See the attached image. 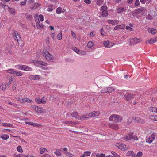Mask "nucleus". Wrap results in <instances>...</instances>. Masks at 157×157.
Masks as SVG:
<instances>
[{
	"mask_svg": "<svg viewBox=\"0 0 157 157\" xmlns=\"http://www.w3.org/2000/svg\"><path fill=\"white\" fill-rule=\"evenodd\" d=\"M33 126H34V127H40V126H41V125L39 124L36 123H33Z\"/></svg>",
	"mask_w": 157,
	"mask_h": 157,
	"instance_id": "nucleus-58",
	"label": "nucleus"
},
{
	"mask_svg": "<svg viewBox=\"0 0 157 157\" xmlns=\"http://www.w3.org/2000/svg\"><path fill=\"white\" fill-rule=\"evenodd\" d=\"M35 101L38 104L41 103L40 98H37L35 99Z\"/></svg>",
	"mask_w": 157,
	"mask_h": 157,
	"instance_id": "nucleus-49",
	"label": "nucleus"
},
{
	"mask_svg": "<svg viewBox=\"0 0 157 157\" xmlns=\"http://www.w3.org/2000/svg\"><path fill=\"white\" fill-rule=\"evenodd\" d=\"M12 34L14 36V38L17 40L19 44L20 43L21 44L22 43V41L21 39L20 35L18 34L16 31H14L13 32Z\"/></svg>",
	"mask_w": 157,
	"mask_h": 157,
	"instance_id": "nucleus-4",
	"label": "nucleus"
},
{
	"mask_svg": "<svg viewBox=\"0 0 157 157\" xmlns=\"http://www.w3.org/2000/svg\"><path fill=\"white\" fill-rule=\"evenodd\" d=\"M139 4L140 2L138 0H137L135 1V5L136 6H138L139 5Z\"/></svg>",
	"mask_w": 157,
	"mask_h": 157,
	"instance_id": "nucleus-63",
	"label": "nucleus"
},
{
	"mask_svg": "<svg viewBox=\"0 0 157 157\" xmlns=\"http://www.w3.org/2000/svg\"><path fill=\"white\" fill-rule=\"evenodd\" d=\"M133 119L134 121H135L138 122L140 123H144V121L141 119L140 117H133Z\"/></svg>",
	"mask_w": 157,
	"mask_h": 157,
	"instance_id": "nucleus-16",
	"label": "nucleus"
},
{
	"mask_svg": "<svg viewBox=\"0 0 157 157\" xmlns=\"http://www.w3.org/2000/svg\"><path fill=\"white\" fill-rule=\"evenodd\" d=\"M54 153L57 156H60L62 154L60 152L58 151H56L54 152Z\"/></svg>",
	"mask_w": 157,
	"mask_h": 157,
	"instance_id": "nucleus-57",
	"label": "nucleus"
},
{
	"mask_svg": "<svg viewBox=\"0 0 157 157\" xmlns=\"http://www.w3.org/2000/svg\"><path fill=\"white\" fill-rule=\"evenodd\" d=\"M107 8V7L106 6H102L101 10L102 11L106 10Z\"/></svg>",
	"mask_w": 157,
	"mask_h": 157,
	"instance_id": "nucleus-52",
	"label": "nucleus"
},
{
	"mask_svg": "<svg viewBox=\"0 0 157 157\" xmlns=\"http://www.w3.org/2000/svg\"><path fill=\"white\" fill-rule=\"evenodd\" d=\"M126 155L127 156H131L132 157H134L135 156V154L133 151H130L127 153Z\"/></svg>",
	"mask_w": 157,
	"mask_h": 157,
	"instance_id": "nucleus-21",
	"label": "nucleus"
},
{
	"mask_svg": "<svg viewBox=\"0 0 157 157\" xmlns=\"http://www.w3.org/2000/svg\"><path fill=\"white\" fill-rule=\"evenodd\" d=\"M124 7L119 8L117 9V12L120 13L122 12L124 10Z\"/></svg>",
	"mask_w": 157,
	"mask_h": 157,
	"instance_id": "nucleus-35",
	"label": "nucleus"
},
{
	"mask_svg": "<svg viewBox=\"0 0 157 157\" xmlns=\"http://www.w3.org/2000/svg\"><path fill=\"white\" fill-rule=\"evenodd\" d=\"M115 146L121 150H125L127 149L126 146L121 143H116Z\"/></svg>",
	"mask_w": 157,
	"mask_h": 157,
	"instance_id": "nucleus-6",
	"label": "nucleus"
},
{
	"mask_svg": "<svg viewBox=\"0 0 157 157\" xmlns=\"http://www.w3.org/2000/svg\"><path fill=\"white\" fill-rule=\"evenodd\" d=\"M109 120L110 121L117 123L120 122L122 118L118 115L112 114L110 117Z\"/></svg>",
	"mask_w": 157,
	"mask_h": 157,
	"instance_id": "nucleus-2",
	"label": "nucleus"
},
{
	"mask_svg": "<svg viewBox=\"0 0 157 157\" xmlns=\"http://www.w3.org/2000/svg\"><path fill=\"white\" fill-rule=\"evenodd\" d=\"M40 76L38 75H32L29 77V78L31 80H38L40 79Z\"/></svg>",
	"mask_w": 157,
	"mask_h": 157,
	"instance_id": "nucleus-12",
	"label": "nucleus"
},
{
	"mask_svg": "<svg viewBox=\"0 0 157 157\" xmlns=\"http://www.w3.org/2000/svg\"><path fill=\"white\" fill-rule=\"evenodd\" d=\"M154 43L155 42L154 41L153 39H152L149 40H147L146 41V43L147 44H152Z\"/></svg>",
	"mask_w": 157,
	"mask_h": 157,
	"instance_id": "nucleus-29",
	"label": "nucleus"
},
{
	"mask_svg": "<svg viewBox=\"0 0 157 157\" xmlns=\"http://www.w3.org/2000/svg\"><path fill=\"white\" fill-rule=\"evenodd\" d=\"M4 125L6 127H12L13 126V125L10 124H7V123H4Z\"/></svg>",
	"mask_w": 157,
	"mask_h": 157,
	"instance_id": "nucleus-55",
	"label": "nucleus"
},
{
	"mask_svg": "<svg viewBox=\"0 0 157 157\" xmlns=\"http://www.w3.org/2000/svg\"><path fill=\"white\" fill-rule=\"evenodd\" d=\"M78 54L81 55H85L86 54V53L84 51L80 50H79L78 52Z\"/></svg>",
	"mask_w": 157,
	"mask_h": 157,
	"instance_id": "nucleus-34",
	"label": "nucleus"
},
{
	"mask_svg": "<svg viewBox=\"0 0 157 157\" xmlns=\"http://www.w3.org/2000/svg\"><path fill=\"white\" fill-rule=\"evenodd\" d=\"M40 154H43L44 152L46 151H47V150L46 148H43V149H42L41 148H40Z\"/></svg>",
	"mask_w": 157,
	"mask_h": 157,
	"instance_id": "nucleus-44",
	"label": "nucleus"
},
{
	"mask_svg": "<svg viewBox=\"0 0 157 157\" xmlns=\"http://www.w3.org/2000/svg\"><path fill=\"white\" fill-rule=\"evenodd\" d=\"M13 77H11L9 78V82H8V83L7 84V86H8L11 84L12 81H13Z\"/></svg>",
	"mask_w": 157,
	"mask_h": 157,
	"instance_id": "nucleus-42",
	"label": "nucleus"
},
{
	"mask_svg": "<svg viewBox=\"0 0 157 157\" xmlns=\"http://www.w3.org/2000/svg\"><path fill=\"white\" fill-rule=\"evenodd\" d=\"M91 152L90 151H86L84 152L83 155H81V157H85V156H89L90 155Z\"/></svg>",
	"mask_w": 157,
	"mask_h": 157,
	"instance_id": "nucleus-22",
	"label": "nucleus"
},
{
	"mask_svg": "<svg viewBox=\"0 0 157 157\" xmlns=\"http://www.w3.org/2000/svg\"><path fill=\"white\" fill-rule=\"evenodd\" d=\"M143 153L139 151L136 155L137 157H141Z\"/></svg>",
	"mask_w": 157,
	"mask_h": 157,
	"instance_id": "nucleus-51",
	"label": "nucleus"
},
{
	"mask_svg": "<svg viewBox=\"0 0 157 157\" xmlns=\"http://www.w3.org/2000/svg\"><path fill=\"white\" fill-rule=\"evenodd\" d=\"M154 139V135L153 134H152L148 138H147L146 142L150 144L152 142Z\"/></svg>",
	"mask_w": 157,
	"mask_h": 157,
	"instance_id": "nucleus-15",
	"label": "nucleus"
},
{
	"mask_svg": "<svg viewBox=\"0 0 157 157\" xmlns=\"http://www.w3.org/2000/svg\"><path fill=\"white\" fill-rule=\"evenodd\" d=\"M142 40L141 39H137L136 38H135L131 40L130 45H134L139 43Z\"/></svg>",
	"mask_w": 157,
	"mask_h": 157,
	"instance_id": "nucleus-5",
	"label": "nucleus"
},
{
	"mask_svg": "<svg viewBox=\"0 0 157 157\" xmlns=\"http://www.w3.org/2000/svg\"><path fill=\"white\" fill-rule=\"evenodd\" d=\"M33 108L36 112L38 113H45V110L44 109L37 106H33Z\"/></svg>",
	"mask_w": 157,
	"mask_h": 157,
	"instance_id": "nucleus-7",
	"label": "nucleus"
},
{
	"mask_svg": "<svg viewBox=\"0 0 157 157\" xmlns=\"http://www.w3.org/2000/svg\"><path fill=\"white\" fill-rule=\"evenodd\" d=\"M123 138L126 141H128L131 139H133L135 140H138L137 136L136 135H133V133L132 132H129L128 135L124 136L123 137Z\"/></svg>",
	"mask_w": 157,
	"mask_h": 157,
	"instance_id": "nucleus-1",
	"label": "nucleus"
},
{
	"mask_svg": "<svg viewBox=\"0 0 157 157\" xmlns=\"http://www.w3.org/2000/svg\"><path fill=\"white\" fill-rule=\"evenodd\" d=\"M109 127L113 129L117 130L119 128L118 125L117 124H108Z\"/></svg>",
	"mask_w": 157,
	"mask_h": 157,
	"instance_id": "nucleus-11",
	"label": "nucleus"
},
{
	"mask_svg": "<svg viewBox=\"0 0 157 157\" xmlns=\"http://www.w3.org/2000/svg\"><path fill=\"white\" fill-rule=\"evenodd\" d=\"M100 114L99 112L98 111H94L93 112L89 113V116L90 117L98 116Z\"/></svg>",
	"mask_w": 157,
	"mask_h": 157,
	"instance_id": "nucleus-14",
	"label": "nucleus"
},
{
	"mask_svg": "<svg viewBox=\"0 0 157 157\" xmlns=\"http://www.w3.org/2000/svg\"><path fill=\"white\" fill-rule=\"evenodd\" d=\"M34 7L36 8H37L40 5L37 3H35L34 4Z\"/></svg>",
	"mask_w": 157,
	"mask_h": 157,
	"instance_id": "nucleus-61",
	"label": "nucleus"
},
{
	"mask_svg": "<svg viewBox=\"0 0 157 157\" xmlns=\"http://www.w3.org/2000/svg\"><path fill=\"white\" fill-rule=\"evenodd\" d=\"M8 103L9 104H10L14 107H16L17 106V105L16 104L13 103L10 101H8Z\"/></svg>",
	"mask_w": 157,
	"mask_h": 157,
	"instance_id": "nucleus-59",
	"label": "nucleus"
},
{
	"mask_svg": "<svg viewBox=\"0 0 157 157\" xmlns=\"http://www.w3.org/2000/svg\"><path fill=\"white\" fill-rule=\"evenodd\" d=\"M14 155H16L15 157H28V156H26L23 154H21L18 155H16V154H14Z\"/></svg>",
	"mask_w": 157,
	"mask_h": 157,
	"instance_id": "nucleus-40",
	"label": "nucleus"
},
{
	"mask_svg": "<svg viewBox=\"0 0 157 157\" xmlns=\"http://www.w3.org/2000/svg\"><path fill=\"white\" fill-rule=\"evenodd\" d=\"M41 100V103L43 104H45L46 103V98L44 97H43L42 99H40Z\"/></svg>",
	"mask_w": 157,
	"mask_h": 157,
	"instance_id": "nucleus-31",
	"label": "nucleus"
},
{
	"mask_svg": "<svg viewBox=\"0 0 157 157\" xmlns=\"http://www.w3.org/2000/svg\"><path fill=\"white\" fill-rule=\"evenodd\" d=\"M101 35L103 36H105L106 35V33L104 32L103 28L101 29Z\"/></svg>",
	"mask_w": 157,
	"mask_h": 157,
	"instance_id": "nucleus-41",
	"label": "nucleus"
},
{
	"mask_svg": "<svg viewBox=\"0 0 157 157\" xmlns=\"http://www.w3.org/2000/svg\"><path fill=\"white\" fill-rule=\"evenodd\" d=\"M6 87V85L3 83H2L0 85V88L3 90H5Z\"/></svg>",
	"mask_w": 157,
	"mask_h": 157,
	"instance_id": "nucleus-26",
	"label": "nucleus"
},
{
	"mask_svg": "<svg viewBox=\"0 0 157 157\" xmlns=\"http://www.w3.org/2000/svg\"><path fill=\"white\" fill-rule=\"evenodd\" d=\"M112 43L110 42L109 41H105L103 42V45L107 48H110L112 47L113 44H112Z\"/></svg>",
	"mask_w": 157,
	"mask_h": 157,
	"instance_id": "nucleus-13",
	"label": "nucleus"
},
{
	"mask_svg": "<svg viewBox=\"0 0 157 157\" xmlns=\"http://www.w3.org/2000/svg\"><path fill=\"white\" fill-rule=\"evenodd\" d=\"M101 93H102L107 92V88H105L101 90Z\"/></svg>",
	"mask_w": 157,
	"mask_h": 157,
	"instance_id": "nucleus-46",
	"label": "nucleus"
},
{
	"mask_svg": "<svg viewBox=\"0 0 157 157\" xmlns=\"http://www.w3.org/2000/svg\"><path fill=\"white\" fill-rule=\"evenodd\" d=\"M73 50L74 52H75L77 53H78V51L79 50V49L78 48L76 47L74 48H73Z\"/></svg>",
	"mask_w": 157,
	"mask_h": 157,
	"instance_id": "nucleus-56",
	"label": "nucleus"
},
{
	"mask_svg": "<svg viewBox=\"0 0 157 157\" xmlns=\"http://www.w3.org/2000/svg\"><path fill=\"white\" fill-rule=\"evenodd\" d=\"M108 23L111 24L113 25L117 24L118 23V21L117 20H108L107 21Z\"/></svg>",
	"mask_w": 157,
	"mask_h": 157,
	"instance_id": "nucleus-19",
	"label": "nucleus"
},
{
	"mask_svg": "<svg viewBox=\"0 0 157 157\" xmlns=\"http://www.w3.org/2000/svg\"><path fill=\"white\" fill-rule=\"evenodd\" d=\"M14 75L18 76H21L22 75V74L20 72V71L17 72L15 71H14Z\"/></svg>",
	"mask_w": 157,
	"mask_h": 157,
	"instance_id": "nucleus-36",
	"label": "nucleus"
},
{
	"mask_svg": "<svg viewBox=\"0 0 157 157\" xmlns=\"http://www.w3.org/2000/svg\"><path fill=\"white\" fill-rule=\"evenodd\" d=\"M150 31H151V33L153 34H155L156 33V30L153 29H152L151 30H150Z\"/></svg>",
	"mask_w": 157,
	"mask_h": 157,
	"instance_id": "nucleus-54",
	"label": "nucleus"
},
{
	"mask_svg": "<svg viewBox=\"0 0 157 157\" xmlns=\"http://www.w3.org/2000/svg\"><path fill=\"white\" fill-rule=\"evenodd\" d=\"M144 7H141L139 8L135 9L133 11V14L136 15L141 13L144 10Z\"/></svg>",
	"mask_w": 157,
	"mask_h": 157,
	"instance_id": "nucleus-8",
	"label": "nucleus"
},
{
	"mask_svg": "<svg viewBox=\"0 0 157 157\" xmlns=\"http://www.w3.org/2000/svg\"><path fill=\"white\" fill-rule=\"evenodd\" d=\"M16 83L15 82H13V83L12 89L14 90L16 88Z\"/></svg>",
	"mask_w": 157,
	"mask_h": 157,
	"instance_id": "nucleus-53",
	"label": "nucleus"
},
{
	"mask_svg": "<svg viewBox=\"0 0 157 157\" xmlns=\"http://www.w3.org/2000/svg\"><path fill=\"white\" fill-rule=\"evenodd\" d=\"M89 116V114H87L86 115H83L81 116V118H87L90 117Z\"/></svg>",
	"mask_w": 157,
	"mask_h": 157,
	"instance_id": "nucleus-47",
	"label": "nucleus"
},
{
	"mask_svg": "<svg viewBox=\"0 0 157 157\" xmlns=\"http://www.w3.org/2000/svg\"><path fill=\"white\" fill-rule=\"evenodd\" d=\"M152 16L149 14H148L147 16V17H146L147 19H148L149 20H151L152 19Z\"/></svg>",
	"mask_w": 157,
	"mask_h": 157,
	"instance_id": "nucleus-50",
	"label": "nucleus"
},
{
	"mask_svg": "<svg viewBox=\"0 0 157 157\" xmlns=\"http://www.w3.org/2000/svg\"><path fill=\"white\" fill-rule=\"evenodd\" d=\"M124 27H121V26L120 25H117L114 28V29L115 30H117L119 29H124Z\"/></svg>",
	"mask_w": 157,
	"mask_h": 157,
	"instance_id": "nucleus-32",
	"label": "nucleus"
},
{
	"mask_svg": "<svg viewBox=\"0 0 157 157\" xmlns=\"http://www.w3.org/2000/svg\"><path fill=\"white\" fill-rule=\"evenodd\" d=\"M43 55L48 61L53 60V56L50 53L46 51V50L44 49L43 51Z\"/></svg>",
	"mask_w": 157,
	"mask_h": 157,
	"instance_id": "nucleus-3",
	"label": "nucleus"
},
{
	"mask_svg": "<svg viewBox=\"0 0 157 157\" xmlns=\"http://www.w3.org/2000/svg\"><path fill=\"white\" fill-rule=\"evenodd\" d=\"M152 117L153 118L152 119L155 121H157V116L155 115L152 116Z\"/></svg>",
	"mask_w": 157,
	"mask_h": 157,
	"instance_id": "nucleus-64",
	"label": "nucleus"
},
{
	"mask_svg": "<svg viewBox=\"0 0 157 157\" xmlns=\"http://www.w3.org/2000/svg\"><path fill=\"white\" fill-rule=\"evenodd\" d=\"M134 97V95L131 94H125L124 96V98L127 101H129L133 99Z\"/></svg>",
	"mask_w": 157,
	"mask_h": 157,
	"instance_id": "nucleus-9",
	"label": "nucleus"
},
{
	"mask_svg": "<svg viewBox=\"0 0 157 157\" xmlns=\"http://www.w3.org/2000/svg\"><path fill=\"white\" fill-rule=\"evenodd\" d=\"M21 70H23L26 71H32V69L29 67L25 65H21Z\"/></svg>",
	"mask_w": 157,
	"mask_h": 157,
	"instance_id": "nucleus-10",
	"label": "nucleus"
},
{
	"mask_svg": "<svg viewBox=\"0 0 157 157\" xmlns=\"http://www.w3.org/2000/svg\"><path fill=\"white\" fill-rule=\"evenodd\" d=\"M71 116L74 117H75L76 118L79 119V115H78L77 113L76 112H74L72 113L71 114ZM81 118H80L79 119H81Z\"/></svg>",
	"mask_w": 157,
	"mask_h": 157,
	"instance_id": "nucleus-23",
	"label": "nucleus"
},
{
	"mask_svg": "<svg viewBox=\"0 0 157 157\" xmlns=\"http://www.w3.org/2000/svg\"><path fill=\"white\" fill-rule=\"evenodd\" d=\"M36 26L38 29L42 28L43 27V25L42 24L40 23V21L39 20L38 22L36 23Z\"/></svg>",
	"mask_w": 157,
	"mask_h": 157,
	"instance_id": "nucleus-24",
	"label": "nucleus"
},
{
	"mask_svg": "<svg viewBox=\"0 0 157 157\" xmlns=\"http://www.w3.org/2000/svg\"><path fill=\"white\" fill-rule=\"evenodd\" d=\"M57 38L59 40H60L62 38V34L61 32L57 36Z\"/></svg>",
	"mask_w": 157,
	"mask_h": 157,
	"instance_id": "nucleus-45",
	"label": "nucleus"
},
{
	"mask_svg": "<svg viewBox=\"0 0 157 157\" xmlns=\"http://www.w3.org/2000/svg\"><path fill=\"white\" fill-rule=\"evenodd\" d=\"M61 11L62 8L60 7L57 8L56 10V13L58 14H60L61 13Z\"/></svg>",
	"mask_w": 157,
	"mask_h": 157,
	"instance_id": "nucleus-33",
	"label": "nucleus"
},
{
	"mask_svg": "<svg viewBox=\"0 0 157 157\" xmlns=\"http://www.w3.org/2000/svg\"><path fill=\"white\" fill-rule=\"evenodd\" d=\"M7 71L8 73L14 74L15 71H14L13 69H9Z\"/></svg>",
	"mask_w": 157,
	"mask_h": 157,
	"instance_id": "nucleus-39",
	"label": "nucleus"
},
{
	"mask_svg": "<svg viewBox=\"0 0 157 157\" xmlns=\"http://www.w3.org/2000/svg\"><path fill=\"white\" fill-rule=\"evenodd\" d=\"M27 1V0H25L24 1L21 2V3L20 5L21 6L25 5L26 4V2Z\"/></svg>",
	"mask_w": 157,
	"mask_h": 157,
	"instance_id": "nucleus-62",
	"label": "nucleus"
},
{
	"mask_svg": "<svg viewBox=\"0 0 157 157\" xmlns=\"http://www.w3.org/2000/svg\"><path fill=\"white\" fill-rule=\"evenodd\" d=\"M94 46V43L92 41H89L87 44V46L89 48H92Z\"/></svg>",
	"mask_w": 157,
	"mask_h": 157,
	"instance_id": "nucleus-28",
	"label": "nucleus"
},
{
	"mask_svg": "<svg viewBox=\"0 0 157 157\" xmlns=\"http://www.w3.org/2000/svg\"><path fill=\"white\" fill-rule=\"evenodd\" d=\"M103 1L101 0H98L97 2V4L98 5H101L103 3Z\"/></svg>",
	"mask_w": 157,
	"mask_h": 157,
	"instance_id": "nucleus-48",
	"label": "nucleus"
},
{
	"mask_svg": "<svg viewBox=\"0 0 157 157\" xmlns=\"http://www.w3.org/2000/svg\"><path fill=\"white\" fill-rule=\"evenodd\" d=\"M27 98H23L20 101V102L21 103H24L27 102Z\"/></svg>",
	"mask_w": 157,
	"mask_h": 157,
	"instance_id": "nucleus-43",
	"label": "nucleus"
},
{
	"mask_svg": "<svg viewBox=\"0 0 157 157\" xmlns=\"http://www.w3.org/2000/svg\"><path fill=\"white\" fill-rule=\"evenodd\" d=\"M8 9L10 14L13 15H14L15 14V10L14 8L8 7Z\"/></svg>",
	"mask_w": 157,
	"mask_h": 157,
	"instance_id": "nucleus-17",
	"label": "nucleus"
},
{
	"mask_svg": "<svg viewBox=\"0 0 157 157\" xmlns=\"http://www.w3.org/2000/svg\"><path fill=\"white\" fill-rule=\"evenodd\" d=\"M108 12L107 10L102 11V16L103 17H106L107 16Z\"/></svg>",
	"mask_w": 157,
	"mask_h": 157,
	"instance_id": "nucleus-30",
	"label": "nucleus"
},
{
	"mask_svg": "<svg viewBox=\"0 0 157 157\" xmlns=\"http://www.w3.org/2000/svg\"><path fill=\"white\" fill-rule=\"evenodd\" d=\"M17 151L19 152H23V150L20 146H19L17 147Z\"/></svg>",
	"mask_w": 157,
	"mask_h": 157,
	"instance_id": "nucleus-38",
	"label": "nucleus"
},
{
	"mask_svg": "<svg viewBox=\"0 0 157 157\" xmlns=\"http://www.w3.org/2000/svg\"><path fill=\"white\" fill-rule=\"evenodd\" d=\"M1 137L3 140H6L9 138V136L6 134L2 135L1 136Z\"/></svg>",
	"mask_w": 157,
	"mask_h": 157,
	"instance_id": "nucleus-27",
	"label": "nucleus"
},
{
	"mask_svg": "<svg viewBox=\"0 0 157 157\" xmlns=\"http://www.w3.org/2000/svg\"><path fill=\"white\" fill-rule=\"evenodd\" d=\"M107 92L110 93L114 91L113 89L111 87H108L107 88Z\"/></svg>",
	"mask_w": 157,
	"mask_h": 157,
	"instance_id": "nucleus-37",
	"label": "nucleus"
},
{
	"mask_svg": "<svg viewBox=\"0 0 157 157\" xmlns=\"http://www.w3.org/2000/svg\"><path fill=\"white\" fill-rule=\"evenodd\" d=\"M37 63L39 64L40 65H41V66H40V67H41L43 69L45 68V63L44 62L38 61Z\"/></svg>",
	"mask_w": 157,
	"mask_h": 157,
	"instance_id": "nucleus-25",
	"label": "nucleus"
},
{
	"mask_svg": "<svg viewBox=\"0 0 157 157\" xmlns=\"http://www.w3.org/2000/svg\"><path fill=\"white\" fill-rule=\"evenodd\" d=\"M39 17L40 18V20L42 21H43L44 19H43V16L42 15L40 14L39 16Z\"/></svg>",
	"mask_w": 157,
	"mask_h": 157,
	"instance_id": "nucleus-60",
	"label": "nucleus"
},
{
	"mask_svg": "<svg viewBox=\"0 0 157 157\" xmlns=\"http://www.w3.org/2000/svg\"><path fill=\"white\" fill-rule=\"evenodd\" d=\"M148 109L151 112L157 113V108L150 106L148 107Z\"/></svg>",
	"mask_w": 157,
	"mask_h": 157,
	"instance_id": "nucleus-20",
	"label": "nucleus"
},
{
	"mask_svg": "<svg viewBox=\"0 0 157 157\" xmlns=\"http://www.w3.org/2000/svg\"><path fill=\"white\" fill-rule=\"evenodd\" d=\"M63 123L65 124L68 125H72L76 124L77 123L76 122H73L72 121H64L63 122Z\"/></svg>",
	"mask_w": 157,
	"mask_h": 157,
	"instance_id": "nucleus-18",
	"label": "nucleus"
}]
</instances>
